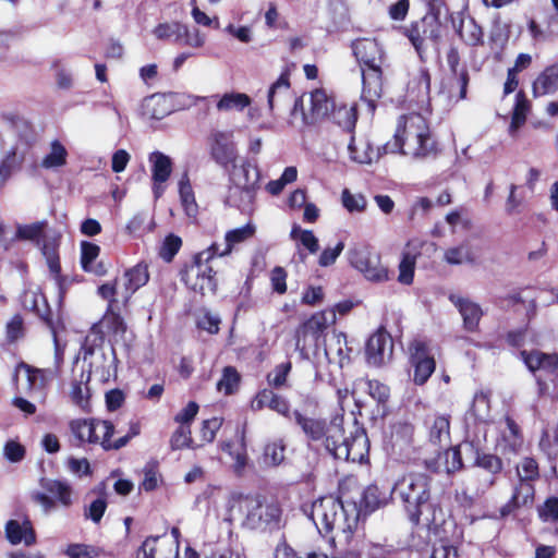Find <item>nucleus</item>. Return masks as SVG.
<instances>
[{"label":"nucleus","instance_id":"obj_1","mask_svg":"<svg viewBox=\"0 0 558 558\" xmlns=\"http://www.w3.org/2000/svg\"><path fill=\"white\" fill-rule=\"evenodd\" d=\"M433 477L424 472H407L391 487L412 526H438L442 521V508L432 500Z\"/></svg>","mask_w":558,"mask_h":558},{"label":"nucleus","instance_id":"obj_2","mask_svg":"<svg viewBox=\"0 0 558 558\" xmlns=\"http://www.w3.org/2000/svg\"><path fill=\"white\" fill-rule=\"evenodd\" d=\"M339 497L331 495L318 498L312 504L310 518L325 534L337 530L350 541L360 523L356 501L345 492V484L339 486Z\"/></svg>","mask_w":558,"mask_h":558},{"label":"nucleus","instance_id":"obj_3","mask_svg":"<svg viewBox=\"0 0 558 558\" xmlns=\"http://www.w3.org/2000/svg\"><path fill=\"white\" fill-rule=\"evenodd\" d=\"M383 150L384 154L425 158L436 155L438 147L427 120L421 113L414 112L399 117L393 137L383 145Z\"/></svg>","mask_w":558,"mask_h":558},{"label":"nucleus","instance_id":"obj_4","mask_svg":"<svg viewBox=\"0 0 558 558\" xmlns=\"http://www.w3.org/2000/svg\"><path fill=\"white\" fill-rule=\"evenodd\" d=\"M441 5H427V12L422 17L398 28L399 33L410 41L422 63L428 61L432 49L438 52L442 41L446 27L440 20Z\"/></svg>","mask_w":558,"mask_h":558},{"label":"nucleus","instance_id":"obj_5","mask_svg":"<svg viewBox=\"0 0 558 558\" xmlns=\"http://www.w3.org/2000/svg\"><path fill=\"white\" fill-rule=\"evenodd\" d=\"M230 510L238 512L243 518L242 524L250 530L274 531L280 527L282 517L280 505L259 494H233Z\"/></svg>","mask_w":558,"mask_h":558},{"label":"nucleus","instance_id":"obj_6","mask_svg":"<svg viewBox=\"0 0 558 558\" xmlns=\"http://www.w3.org/2000/svg\"><path fill=\"white\" fill-rule=\"evenodd\" d=\"M293 420L303 432L310 448L318 452L323 450L336 459L340 441L344 439V427L341 422L310 417L298 409L293 410Z\"/></svg>","mask_w":558,"mask_h":558},{"label":"nucleus","instance_id":"obj_7","mask_svg":"<svg viewBox=\"0 0 558 558\" xmlns=\"http://www.w3.org/2000/svg\"><path fill=\"white\" fill-rule=\"evenodd\" d=\"M179 276L185 287L195 294L206 296L217 293V271L213 266L204 263L202 253H195L189 262L184 263Z\"/></svg>","mask_w":558,"mask_h":558},{"label":"nucleus","instance_id":"obj_8","mask_svg":"<svg viewBox=\"0 0 558 558\" xmlns=\"http://www.w3.org/2000/svg\"><path fill=\"white\" fill-rule=\"evenodd\" d=\"M335 323L336 313L333 310H323L313 313L295 329V349L304 353L311 348H318L320 341L325 340L328 327Z\"/></svg>","mask_w":558,"mask_h":558},{"label":"nucleus","instance_id":"obj_9","mask_svg":"<svg viewBox=\"0 0 558 558\" xmlns=\"http://www.w3.org/2000/svg\"><path fill=\"white\" fill-rule=\"evenodd\" d=\"M519 357L527 371L535 377L538 395H546L548 384L543 376L558 377V352L548 353L538 349L521 350Z\"/></svg>","mask_w":558,"mask_h":558},{"label":"nucleus","instance_id":"obj_10","mask_svg":"<svg viewBox=\"0 0 558 558\" xmlns=\"http://www.w3.org/2000/svg\"><path fill=\"white\" fill-rule=\"evenodd\" d=\"M89 427H92V430L89 432L90 437L87 444L100 445L105 451L119 450L125 447L132 438L141 433V423L138 421H131L129 432L114 440L111 438L116 427L111 421L90 417Z\"/></svg>","mask_w":558,"mask_h":558},{"label":"nucleus","instance_id":"obj_11","mask_svg":"<svg viewBox=\"0 0 558 558\" xmlns=\"http://www.w3.org/2000/svg\"><path fill=\"white\" fill-rule=\"evenodd\" d=\"M409 364L413 369L412 381L416 386L425 385L436 369V360L429 343L414 339L409 343Z\"/></svg>","mask_w":558,"mask_h":558},{"label":"nucleus","instance_id":"obj_12","mask_svg":"<svg viewBox=\"0 0 558 558\" xmlns=\"http://www.w3.org/2000/svg\"><path fill=\"white\" fill-rule=\"evenodd\" d=\"M350 265L362 272L369 281L381 282L389 278L388 269L381 264L380 255L369 246H359L349 250Z\"/></svg>","mask_w":558,"mask_h":558},{"label":"nucleus","instance_id":"obj_13","mask_svg":"<svg viewBox=\"0 0 558 558\" xmlns=\"http://www.w3.org/2000/svg\"><path fill=\"white\" fill-rule=\"evenodd\" d=\"M368 454L369 439L366 429L355 424L348 436L344 434L343 441H340L336 460L363 463L368 459Z\"/></svg>","mask_w":558,"mask_h":558},{"label":"nucleus","instance_id":"obj_14","mask_svg":"<svg viewBox=\"0 0 558 558\" xmlns=\"http://www.w3.org/2000/svg\"><path fill=\"white\" fill-rule=\"evenodd\" d=\"M210 158L225 170L238 160L236 144L231 131H213L207 137Z\"/></svg>","mask_w":558,"mask_h":558},{"label":"nucleus","instance_id":"obj_15","mask_svg":"<svg viewBox=\"0 0 558 558\" xmlns=\"http://www.w3.org/2000/svg\"><path fill=\"white\" fill-rule=\"evenodd\" d=\"M0 119L15 132L16 143L14 145H19L25 150H32L38 140L34 123L16 111H3L0 113Z\"/></svg>","mask_w":558,"mask_h":558},{"label":"nucleus","instance_id":"obj_16","mask_svg":"<svg viewBox=\"0 0 558 558\" xmlns=\"http://www.w3.org/2000/svg\"><path fill=\"white\" fill-rule=\"evenodd\" d=\"M252 166L248 161H244L241 166H231L229 171V194L226 203L231 204L233 195L245 193L250 198L254 196L257 189L258 173L255 171V178H251Z\"/></svg>","mask_w":558,"mask_h":558},{"label":"nucleus","instance_id":"obj_17","mask_svg":"<svg viewBox=\"0 0 558 558\" xmlns=\"http://www.w3.org/2000/svg\"><path fill=\"white\" fill-rule=\"evenodd\" d=\"M536 488L532 483L517 481L512 487L509 500L499 509V518L506 519L515 514L519 509L533 507L535 501Z\"/></svg>","mask_w":558,"mask_h":558},{"label":"nucleus","instance_id":"obj_18","mask_svg":"<svg viewBox=\"0 0 558 558\" xmlns=\"http://www.w3.org/2000/svg\"><path fill=\"white\" fill-rule=\"evenodd\" d=\"M465 446L474 453L473 466L488 474L486 478L487 487L495 486L505 469L502 459L498 454L484 451L473 441L465 442Z\"/></svg>","mask_w":558,"mask_h":558},{"label":"nucleus","instance_id":"obj_19","mask_svg":"<svg viewBox=\"0 0 558 558\" xmlns=\"http://www.w3.org/2000/svg\"><path fill=\"white\" fill-rule=\"evenodd\" d=\"M362 70V100L367 104L371 111H375L377 100L383 95V70L381 65L363 68Z\"/></svg>","mask_w":558,"mask_h":558},{"label":"nucleus","instance_id":"obj_20","mask_svg":"<svg viewBox=\"0 0 558 558\" xmlns=\"http://www.w3.org/2000/svg\"><path fill=\"white\" fill-rule=\"evenodd\" d=\"M311 108L307 117H304L305 125H314L328 119L336 105V97L325 88H316L311 92Z\"/></svg>","mask_w":558,"mask_h":558},{"label":"nucleus","instance_id":"obj_21","mask_svg":"<svg viewBox=\"0 0 558 558\" xmlns=\"http://www.w3.org/2000/svg\"><path fill=\"white\" fill-rule=\"evenodd\" d=\"M448 300L456 306L463 322V329L468 332H477L484 316L481 305L469 298L451 293Z\"/></svg>","mask_w":558,"mask_h":558},{"label":"nucleus","instance_id":"obj_22","mask_svg":"<svg viewBox=\"0 0 558 558\" xmlns=\"http://www.w3.org/2000/svg\"><path fill=\"white\" fill-rule=\"evenodd\" d=\"M506 428L500 432L497 440V446L500 448L502 454H518L524 445V435L521 426L515 420L506 414L504 416Z\"/></svg>","mask_w":558,"mask_h":558},{"label":"nucleus","instance_id":"obj_23","mask_svg":"<svg viewBox=\"0 0 558 558\" xmlns=\"http://www.w3.org/2000/svg\"><path fill=\"white\" fill-rule=\"evenodd\" d=\"M179 545L160 536H148L136 551V558H178Z\"/></svg>","mask_w":558,"mask_h":558},{"label":"nucleus","instance_id":"obj_24","mask_svg":"<svg viewBox=\"0 0 558 558\" xmlns=\"http://www.w3.org/2000/svg\"><path fill=\"white\" fill-rule=\"evenodd\" d=\"M388 350L392 351V339L384 328H379L366 342L365 354L367 363L374 366L383 365Z\"/></svg>","mask_w":558,"mask_h":558},{"label":"nucleus","instance_id":"obj_25","mask_svg":"<svg viewBox=\"0 0 558 558\" xmlns=\"http://www.w3.org/2000/svg\"><path fill=\"white\" fill-rule=\"evenodd\" d=\"M5 536L12 545L24 543L26 546L36 543V533L33 523L27 514L22 515V520L12 519L5 523Z\"/></svg>","mask_w":558,"mask_h":558},{"label":"nucleus","instance_id":"obj_26","mask_svg":"<svg viewBox=\"0 0 558 558\" xmlns=\"http://www.w3.org/2000/svg\"><path fill=\"white\" fill-rule=\"evenodd\" d=\"M291 98L290 72L284 70L269 86L267 92V106L270 112L283 108Z\"/></svg>","mask_w":558,"mask_h":558},{"label":"nucleus","instance_id":"obj_27","mask_svg":"<svg viewBox=\"0 0 558 558\" xmlns=\"http://www.w3.org/2000/svg\"><path fill=\"white\" fill-rule=\"evenodd\" d=\"M17 369H23L26 374L27 389L29 396L35 393L45 395L52 380V371L46 368H38L27 364L24 361L17 363Z\"/></svg>","mask_w":558,"mask_h":558},{"label":"nucleus","instance_id":"obj_28","mask_svg":"<svg viewBox=\"0 0 558 558\" xmlns=\"http://www.w3.org/2000/svg\"><path fill=\"white\" fill-rule=\"evenodd\" d=\"M352 49L361 69L381 65L383 53L376 40L359 39L353 44Z\"/></svg>","mask_w":558,"mask_h":558},{"label":"nucleus","instance_id":"obj_29","mask_svg":"<svg viewBox=\"0 0 558 558\" xmlns=\"http://www.w3.org/2000/svg\"><path fill=\"white\" fill-rule=\"evenodd\" d=\"M90 378L92 373L89 371H82L70 384L69 398L74 405L84 412L90 410V389L88 386Z\"/></svg>","mask_w":558,"mask_h":558},{"label":"nucleus","instance_id":"obj_30","mask_svg":"<svg viewBox=\"0 0 558 558\" xmlns=\"http://www.w3.org/2000/svg\"><path fill=\"white\" fill-rule=\"evenodd\" d=\"M415 427L410 422H397L390 426L388 444L393 452L402 453L414 442Z\"/></svg>","mask_w":558,"mask_h":558},{"label":"nucleus","instance_id":"obj_31","mask_svg":"<svg viewBox=\"0 0 558 558\" xmlns=\"http://www.w3.org/2000/svg\"><path fill=\"white\" fill-rule=\"evenodd\" d=\"M453 25L458 37L464 45L473 48L484 46V29L474 17L461 16L459 24L453 23Z\"/></svg>","mask_w":558,"mask_h":558},{"label":"nucleus","instance_id":"obj_32","mask_svg":"<svg viewBox=\"0 0 558 558\" xmlns=\"http://www.w3.org/2000/svg\"><path fill=\"white\" fill-rule=\"evenodd\" d=\"M422 243L409 241L402 252L399 264L398 281L403 284H411L414 279L416 258L421 255Z\"/></svg>","mask_w":558,"mask_h":558},{"label":"nucleus","instance_id":"obj_33","mask_svg":"<svg viewBox=\"0 0 558 558\" xmlns=\"http://www.w3.org/2000/svg\"><path fill=\"white\" fill-rule=\"evenodd\" d=\"M360 501L356 508L360 511V522H364L368 514L386 504V495L383 494L376 484L366 486L360 494Z\"/></svg>","mask_w":558,"mask_h":558},{"label":"nucleus","instance_id":"obj_34","mask_svg":"<svg viewBox=\"0 0 558 558\" xmlns=\"http://www.w3.org/2000/svg\"><path fill=\"white\" fill-rule=\"evenodd\" d=\"M125 296L123 305L126 306L131 296L149 280L148 265L145 262L137 263L124 272Z\"/></svg>","mask_w":558,"mask_h":558},{"label":"nucleus","instance_id":"obj_35","mask_svg":"<svg viewBox=\"0 0 558 558\" xmlns=\"http://www.w3.org/2000/svg\"><path fill=\"white\" fill-rule=\"evenodd\" d=\"M558 90V63L546 66L535 78L532 94L535 98L554 94Z\"/></svg>","mask_w":558,"mask_h":558},{"label":"nucleus","instance_id":"obj_36","mask_svg":"<svg viewBox=\"0 0 558 558\" xmlns=\"http://www.w3.org/2000/svg\"><path fill=\"white\" fill-rule=\"evenodd\" d=\"M451 416L449 414H436L427 423L428 441L435 446H442L450 441Z\"/></svg>","mask_w":558,"mask_h":558},{"label":"nucleus","instance_id":"obj_37","mask_svg":"<svg viewBox=\"0 0 558 558\" xmlns=\"http://www.w3.org/2000/svg\"><path fill=\"white\" fill-rule=\"evenodd\" d=\"M40 486L46 493L54 497L57 505L59 504L63 508H70L73 505V488L68 482L41 478Z\"/></svg>","mask_w":558,"mask_h":558},{"label":"nucleus","instance_id":"obj_38","mask_svg":"<svg viewBox=\"0 0 558 558\" xmlns=\"http://www.w3.org/2000/svg\"><path fill=\"white\" fill-rule=\"evenodd\" d=\"M100 254V246L88 241H82L81 243V266L84 271L93 272L96 276H104L106 268L100 262L94 265L95 260Z\"/></svg>","mask_w":558,"mask_h":558},{"label":"nucleus","instance_id":"obj_39","mask_svg":"<svg viewBox=\"0 0 558 558\" xmlns=\"http://www.w3.org/2000/svg\"><path fill=\"white\" fill-rule=\"evenodd\" d=\"M328 119L344 131L352 133L357 121L356 107L355 105L348 106L342 102H336L335 108L331 110Z\"/></svg>","mask_w":558,"mask_h":558},{"label":"nucleus","instance_id":"obj_40","mask_svg":"<svg viewBox=\"0 0 558 558\" xmlns=\"http://www.w3.org/2000/svg\"><path fill=\"white\" fill-rule=\"evenodd\" d=\"M28 151L19 147V145H13L7 151L0 161V179L2 182L7 181L14 170L22 167Z\"/></svg>","mask_w":558,"mask_h":558},{"label":"nucleus","instance_id":"obj_41","mask_svg":"<svg viewBox=\"0 0 558 558\" xmlns=\"http://www.w3.org/2000/svg\"><path fill=\"white\" fill-rule=\"evenodd\" d=\"M539 451L547 458L549 463L558 459V425L545 426L538 440Z\"/></svg>","mask_w":558,"mask_h":558},{"label":"nucleus","instance_id":"obj_42","mask_svg":"<svg viewBox=\"0 0 558 558\" xmlns=\"http://www.w3.org/2000/svg\"><path fill=\"white\" fill-rule=\"evenodd\" d=\"M151 162V179L154 184H161L168 181L172 172V161L169 156L160 151H153L149 155Z\"/></svg>","mask_w":558,"mask_h":558},{"label":"nucleus","instance_id":"obj_43","mask_svg":"<svg viewBox=\"0 0 558 558\" xmlns=\"http://www.w3.org/2000/svg\"><path fill=\"white\" fill-rule=\"evenodd\" d=\"M360 144L362 146L361 148L357 146L355 137L351 136L348 145L350 158L359 163H372L385 155L383 146L379 147L377 151H374L367 142H361Z\"/></svg>","mask_w":558,"mask_h":558},{"label":"nucleus","instance_id":"obj_44","mask_svg":"<svg viewBox=\"0 0 558 558\" xmlns=\"http://www.w3.org/2000/svg\"><path fill=\"white\" fill-rule=\"evenodd\" d=\"M101 324L106 327L107 331L114 337H123L128 330V325L121 315L120 305L107 306Z\"/></svg>","mask_w":558,"mask_h":558},{"label":"nucleus","instance_id":"obj_45","mask_svg":"<svg viewBox=\"0 0 558 558\" xmlns=\"http://www.w3.org/2000/svg\"><path fill=\"white\" fill-rule=\"evenodd\" d=\"M36 316L50 330L54 342H58L59 332L65 329L62 314L60 312L53 313L49 302L44 301V306Z\"/></svg>","mask_w":558,"mask_h":558},{"label":"nucleus","instance_id":"obj_46","mask_svg":"<svg viewBox=\"0 0 558 558\" xmlns=\"http://www.w3.org/2000/svg\"><path fill=\"white\" fill-rule=\"evenodd\" d=\"M287 445L283 439H275L267 442L263 450V463L266 466H279L286 459Z\"/></svg>","mask_w":558,"mask_h":558},{"label":"nucleus","instance_id":"obj_47","mask_svg":"<svg viewBox=\"0 0 558 558\" xmlns=\"http://www.w3.org/2000/svg\"><path fill=\"white\" fill-rule=\"evenodd\" d=\"M255 227L252 223H246L241 228H235L226 232L225 235V254H231L233 248L248 239L253 238L255 234Z\"/></svg>","mask_w":558,"mask_h":558},{"label":"nucleus","instance_id":"obj_48","mask_svg":"<svg viewBox=\"0 0 558 558\" xmlns=\"http://www.w3.org/2000/svg\"><path fill=\"white\" fill-rule=\"evenodd\" d=\"M241 384V375L234 366H226L222 369L220 379L217 381L216 388L225 396L235 393Z\"/></svg>","mask_w":558,"mask_h":558},{"label":"nucleus","instance_id":"obj_49","mask_svg":"<svg viewBox=\"0 0 558 558\" xmlns=\"http://www.w3.org/2000/svg\"><path fill=\"white\" fill-rule=\"evenodd\" d=\"M66 159L65 146L59 140H53L50 143V151L41 160V167L45 169L60 168L66 165Z\"/></svg>","mask_w":558,"mask_h":558},{"label":"nucleus","instance_id":"obj_50","mask_svg":"<svg viewBox=\"0 0 558 558\" xmlns=\"http://www.w3.org/2000/svg\"><path fill=\"white\" fill-rule=\"evenodd\" d=\"M153 34L160 40H167L174 37L173 41L175 44H181L182 35H186V25L180 22L159 23L153 29Z\"/></svg>","mask_w":558,"mask_h":558},{"label":"nucleus","instance_id":"obj_51","mask_svg":"<svg viewBox=\"0 0 558 558\" xmlns=\"http://www.w3.org/2000/svg\"><path fill=\"white\" fill-rule=\"evenodd\" d=\"M47 226L48 222L46 220L19 226L16 229L15 238L22 241H32L39 245L45 236V229Z\"/></svg>","mask_w":558,"mask_h":558},{"label":"nucleus","instance_id":"obj_52","mask_svg":"<svg viewBox=\"0 0 558 558\" xmlns=\"http://www.w3.org/2000/svg\"><path fill=\"white\" fill-rule=\"evenodd\" d=\"M518 481L535 485L541 477L539 465L534 457H524L517 465Z\"/></svg>","mask_w":558,"mask_h":558},{"label":"nucleus","instance_id":"obj_53","mask_svg":"<svg viewBox=\"0 0 558 558\" xmlns=\"http://www.w3.org/2000/svg\"><path fill=\"white\" fill-rule=\"evenodd\" d=\"M292 371V362L290 360L277 364L266 376L267 384L270 388L279 390L288 387V376Z\"/></svg>","mask_w":558,"mask_h":558},{"label":"nucleus","instance_id":"obj_54","mask_svg":"<svg viewBox=\"0 0 558 558\" xmlns=\"http://www.w3.org/2000/svg\"><path fill=\"white\" fill-rule=\"evenodd\" d=\"M251 105V98L243 93H227L217 102L219 111L238 110L242 111Z\"/></svg>","mask_w":558,"mask_h":558},{"label":"nucleus","instance_id":"obj_55","mask_svg":"<svg viewBox=\"0 0 558 558\" xmlns=\"http://www.w3.org/2000/svg\"><path fill=\"white\" fill-rule=\"evenodd\" d=\"M530 110V101L527 100L523 90L518 92L515 96V104L511 116L510 129H519L526 121V116Z\"/></svg>","mask_w":558,"mask_h":558},{"label":"nucleus","instance_id":"obj_56","mask_svg":"<svg viewBox=\"0 0 558 558\" xmlns=\"http://www.w3.org/2000/svg\"><path fill=\"white\" fill-rule=\"evenodd\" d=\"M450 93L457 96L458 100L466 98L470 74L468 68L463 65L457 74H451Z\"/></svg>","mask_w":558,"mask_h":558},{"label":"nucleus","instance_id":"obj_57","mask_svg":"<svg viewBox=\"0 0 558 558\" xmlns=\"http://www.w3.org/2000/svg\"><path fill=\"white\" fill-rule=\"evenodd\" d=\"M290 236L293 240H298L311 254H316L319 251L318 239L312 230L301 229L299 226H294L290 232Z\"/></svg>","mask_w":558,"mask_h":558},{"label":"nucleus","instance_id":"obj_58","mask_svg":"<svg viewBox=\"0 0 558 558\" xmlns=\"http://www.w3.org/2000/svg\"><path fill=\"white\" fill-rule=\"evenodd\" d=\"M444 456L447 474L451 475L464 470L465 465L462 459L461 445L446 448Z\"/></svg>","mask_w":558,"mask_h":558},{"label":"nucleus","instance_id":"obj_59","mask_svg":"<svg viewBox=\"0 0 558 558\" xmlns=\"http://www.w3.org/2000/svg\"><path fill=\"white\" fill-rule=\"evenodd\" d=\"M276 554H280L282 558H329L327 554L318 550L299 554L286 539L276 546Z\"/></svg>","mask_w":558,"mask_h":558},{"label":"nucleus","instance_id":"obj_60","mask_svg":"<svg viewBox=\"0 0 558 558\" xmlns=\"http://www.w3.org/2000/svg\"><path fill=\"white\" fill-rule=\"evenodd\" d=\"M108 507L106 494L102 493L98 498L93 500L89 506L84 508V518L98 524Z\"/></svg>","mask_w":558,"mask_h":558},{"label":"nucleus","instance_id":"obj_61","mask_svg":"<svg viewBox=\"0 0 558 558\" xmlns=\"http://www.w3.org/2000/svg\"><path fill=\"white\" fill-rule=\"evenodd\" d=\"M144 478L141 483V487L145 492H153L158 487V475H159V463L157 460H149L144 469Z\"/></svg>","mask_w":558,"mask_h":558},{"label":"nucleus","instance_id":"obj_62","mask_svg":"<svg viewBox=\"0 0 558 558\" xmlns=\"http://www.w3.org/2000/svg\"><path fill=\"white\" fill-rule=\"evenodd\" d=\"M193 442L191 426H179L170 437V448L173 451L190 448Z\"/></svg>","mask_w":558,"mask_h":558},{"label":"nucleus","instance_id":"obj_63","mask_svg":"<svg viewBox=\"0 0 558 558\" xmlns=\"http://www.w3.org/2000/svg\"><path fill=\"white\" fill-rule=\"evenodd\" d=\"M182 246V239L173 233L168 234L159 250V256L167 263L172 262Z\"/></svg>","mask_w":558,"mask_h":558},{"label":"nucleus","instance_id":"obj_64","mask_svg":"<svg viewBox=\"0 0 558 558\" xmlns=\"http://www.w3.org/2000/svg\"><path fill=\"white\" fill-rule=\"evenodd\" d=\"M538 518L543 522H558V497L549 496L537 508Z\"/></svg>","mask_w":558,"mask_h":558}]
</instances>
